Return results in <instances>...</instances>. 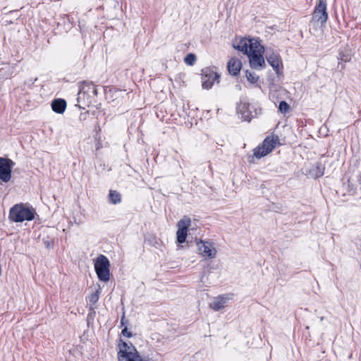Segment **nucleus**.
Returning a JSON list of instances; mask_svg holds the SVG:
<instances>
[{
    "instance_id": "9d476101",
    "label": "nucleus",
    "mask_w": 361,
    "mask_h": 361,
    "mask_svg": "<svg viewBox=\"0 0 361 361\" xmlns=\"http://www.w3.org/2000/svg\"><path fill=\"white\" fill-rule=\"evenodd\" d=\"M14 162L8 158L0 157V179L7 183L11 177V169Z\"/></svg>"
},
{
    "instance_id": "1a4fd4ad",
    "label": "nucleus",
    "mask_w": 361,
    "mask_h": 361,
    "mask_svg": "<svg viewBox=\"0 0 361 361\" xmlns=\"http://www.w3.org/2000/svg\"><path fill=\"white\" fill-rule=\"evenodd\" d=\"M191 225L190 218L185 216L177 224L178 231L176 232V240L180 244L184 243L186 241L187 233L189 227Z\"/></svg>"
},
{
    "instance_id": "f3484780",
    "label": "nucleus",
    "mask_w": 361,
    "mask_h": 361,
    "mask_svg": "<svg viewBox=\"0 0 361 361\" xmlns=\"http://www.w3.org/2000/svg\"><path fill=\"white\" fill-rule=\"evenodd\" d=\"M66 108V102L63 99H56L51 102L52 110L57 114H62Z\"/></svg>"
},
{
    "instance_id": "f257e3e1",
    "label": "nucleus",
    "mask_w": 361,
    "mask_h": 361,
    "mask_svg": "<svg viewBox=\"0 0 361 361\" xmlns=\"http://www.w3.org/2000/svg\"><path fill=\"white\" fill-rule=\"evenodd\" d=\"M118 352V361H149L148 357H142L136 348L131 343L119 340Z\"/></svg>"
},
{
    "instance_id": "4be33fe9",
    "label": "nucleus",
    "mask_w": 361,
    "mask_h": 361,
    "mask_svg": "<svg viewBox=\"0 0 361 361\" xmlns=\"http://www.w3.org/2000/svg\"><path fill=\"white\" fill-rule=\"evenodd\" d=\"M338 59L343 62H348L351 60V53L348 49L341 50L338 53Z\"/></svg>"
},
{
    "instance_id": "c85d7f7f",
    "label": "nucleus",
    "mask_w": 361,
    "mask_h": 361,
    "mask_svg": "<svg viewBox=\"0 0 361 361\" xmlns=\"http://www.w3.org/2000/svg\"><path fill=\"white\" fill-rule=\"evenodd\" d=\"M37 80V78L35 79H30L28 81H25V85H27L29 87H30L31 85H32Z\"/></svg>"
},
{
    "instance_id": "ddd939ff",
    "label": "nucleus",
    "mask_w": 361,
    "mask_h": 361,
    "mask_svg": "<svg viewBox=\"0 0 361 361\" xmlns=\"http://www.w3.org/2000/svg\"><path fill=\"white\" fill-rule=\"evenodd\" d=\"M237 113L241 115L243 121H250L253 117L250 109V104L245 101L240 100L236 107Z\"/></svg>"
},
{
    "instance_id": "cd10ccee",
    "label": "nucleus",
    "mask_w": 361,
    "mask_h": 361,
    "mask_svg": "<svg viewBox=\"0 0 361 361\" xmlns=\"http://www.w3.org/2000/svg\"><path fill=\"white\" fill-rule=\"evenodd\" d=\"M121 334L123 336H126V337H128V338H130L132 337L133 334L132 333L128 331V328L126 326H125L122 331H121Z\"/></svg>"
},
{
    "instance_id": "dca6fc26",
    "label": "nucleus",
    "mask_w": 361,
    "mask_h": 361,
    "mask_svg": "<svg viewBox=\"0 0 361 361\" xmlns=\"http://www.w3.org/2000/svg\"><path fill=\"white\" fill-rule=\"evenodd\" d=\"M249 50L248 53H252V51L254 53H264L266 49L262 46L259 41L256 39H252L249 40Z\"/></svg>"
},
{
    "instance_id": "423d86ee",
    "label": "nucleus",
    "mask_w": 361,
    "mask_h": 361,
    "mask_svg": "<svg viewBox=\"0 0 361 361\" xmlns=\"http://www.w3.org/2000/svg\"><path fill=\"white\" fill-rule=\"evenodd\" d=\"M265 58L269 64L273 68L276 75L281 77L283 75V65L281 56L279 53L274 51L270 48H267L265 51Z\"/></svg>"
},
{
    "instance_id": "412c9836",
    "label": "nucleus",
    "mask_w": 361,
    "mask_h": 361,
    "mask_svg": "<svg viewBox=\"0 0 361 361\" xmlns=\"http://www.w3.org/2000/svg\"><path fill=\"white\" fill-rule=\"evenodd\" d=\"M233 47L238 50L242 51L245 54H248L249 50V44L247 43V41L245 39H240L237 44H234Z\"/></svg>"
},
{
    "instance_id": "0eeeda50",
    "label": "nucleus",
    "mask_w": 361,
    "mask_h": 361,
    "mask_svg": "<svg viewBox=\"0 0 361 361\" xmlns=\"http://www.w3.org/2000/svg\"><path fill=\"white\" fill-rule=\"evenodd\" d=\"M327 20L326 0H318L312 13V20L323 25L326 23Z\"/></svg>"
},
{
    "instance_id": "5701e85b",
    "label": "nucleus",
    "mask_w": 361,
    "mask_h": 361,
    "mask_svg": "<svg viewBox=\"0 0 361 361\" xmlns=\"http://www.w3.org/2000/svg\"><path fill=\"white\" fill-rule=\"evenodd\" d=\"M343 190L346 191L349 195H354L356 190V188L350 182L349 180L343 183Z\"/></svg>"
},
{
    "instance_id": "bb28decb",
    "label": "nucleus",
    "mask_w": 361,
    "mask_h": 361,
    "mask_svg": "<svg viewBox=\"0 0 361 361\" xmlns=\"http://www.w3.org/2000/svg\"><path fill=\"white\" fill-rule=\"evenodd\" d=\"M185 62L190 66H192L194 64V63L196 61V56L194 54H188L184 59Z\"/></svg>"
},
{
    "instance_id": "7c9ffc66",
    "label": "nucleus",
    "mask_w": 361,
    "mask_h": 361,
    "mask_svg": "<svg viewBox=\"0 0 361 361\" xmlns=\"http://www.w3.org/2000/svg\"><path fill=\"white\" fill-rule=\"evenodd\" d=\"M152 240L151 241V244H153L154 245H155V244H157V238L155 237H152Z\"/></svg>"
},
{
    "instance_id": "7ed1b4c3",
    "label": "nucleus",
    "mask_w": 361,
    "mask_h": 361,
    "mask_svg": "<svg viewBox=\"0 0 361 361\" xmlns=\"http://www.w3.org/2000/svg\"><path fill=\"white\" fill-rule=\"evenodd\" d=\"M34 209L26 207L24 204H16L12 207L9 212V219L13 222H23L32 221L35 219Z\"/></svg>"
},
{
    "instance_id": "aec40b11",
    "label": "nucleus",
    "mask_w": 361,
    "mask_h": 361,
    "mask_svg": "<svg viewBox=\"0 0 361 361\" xmlns=\"http://www.w3.org/2000/svg\"><path fill=\"white\" fill-rule=\"evenodd\" d=\"M108 198L109 202L113 204H116L121 202V195L116 190H110Z\"/></svg>"
},
{
    "instance_id": "39448f33",
    "label": "nucleus",
    "mask_w": 361,
    "mask_h": 361,
    "mask_svg": "<svg viewBox=\"0 0 361 361\" xmlns=\"http://www.w3.org/2000/svg\"><path fill=\"white\" fill-rule=\"evenodd\" d=\"M278 144H279V136L274 135L267 136L261 145L254 149L253 155L256 158L260 159L271 152Z\"/></svg>"
},
{
    "instance_id": "6ab92c4d",
    "label": "nucleus",
    "mask_w": 361,
    "mask_h": 361,
    "mask_svg": "<svg viewBox=\"0 0 361 361\" xmlns=\"http://www.w3.org/2000/svg\"><path fill=\"white\" fill-rule=\"evenodd\" d=\"M324 169L325 168L322 164L317 163L312 166V169L310 170V173L316 178H319L324 175Z\"/></svg>"
},
{
    "instance_id": "f03ea898",
    "label": "nucleus",
    "mask_w": 361,
    "mask_h": 361,
    "mask_svg": "<svg viewBox=\"0 0 361 361\" xmlns=\"http://www.w3.org/2000/svg\"><path fill=\"white\" fill-rule=\"evenodd\" d=\"M97 96V89L92 82L82 81L80 84V90L78 94V102L80 108L85 109L80 106V103L88 106Z\"/></svg>"
},
{
    "instance_id": "6e6552de",
    "label": "nucleus",
    "mask_w": 361,
    "mask_h": 361,
    "mask_svg": "<svg viewBox=\"0 0 361 361\" xmlns=\"http://www.w3.org/2000/svg\"><path fill=\"white\" fill-rule=\"evenodd\" d=\"M196 243L200 254L204 259H213L216 257V250L212 243L197 239Z\"/></svg>"
},
{
    "instance_id": "2f4dec72",
    "label": "nucleus",
    "mask_w": 361,
    "mask_h": 361,
    "mask_svg": "<svg viewBox=\"0 0 361 361\" xmlns=\"http://www.w3.org/2000/svg\"><path fill=\"white\" fill-rule=\"evenodd\" d=\"M358 182L361 184V173L360 174V176H358Z\"/></svg>"
},
{
    "instance_id": "4468645a",
    "label": "nucleus",
    "mask_w": 361,
    "mask_h": 361,
    "mask_svg": "<svg viewBox=\"0 0 361 361\" xmlns=\"http://www.w3.org/2000/svg\"><path fill=\"white\" fill-rule=\"evenodd\" d=\"M228 71L230 74L233 75H237L242 67V63L240 60L232 58L228 63Z\"/></svg>"
},
{
    "instance_id": "f8f14e48",
    "label": "nucleus",
    "mask_w": 361,
    "mask_h": 361,
    "mask_svg": "<svg viewBox=\"0 0 361 361\" xmlns=\"http://www.w3.org/2000/svg\"><path fill=\"white\" fill-rule=\"evenodd\" d=\"M263 53H248L247 55L250 60V66L255 69H262L266 67Z\"/></svg>"
},
{
    "instance_id": "b1692460",
    "label": "nucleus",
    "mask_w": 361,
    "mask_h": 361,
    "mask_svg": "<svg viewBox=\"0 0 361 361\" xmlns=\"http://www.w3.org/2000/svg\"><path fill=\"white\" fill-rule=\"evenodd\" d=\"M245 77L247 78V80L250 82V83H255L258 81L259 80V76L255 74V73L254 72H250V71H246L245 72Z\"/></svg>"
},
{
    "instance_id": "2eb2a0df",
    "label": "nucleus",
    "mask_w": 361,
    "mask_h": 361,
    "mask_svg": "<svg viewBox=\"0 0 361 361\" xmlns=\"http://www.w3.org/2000/svg\"><path fill=\"white\" fill-rule=\"evenodd\" d=\"M228 298L224 295H219L214 298L209 304V307L215 311H219L226 306Z\"/></svg>"
},
{
    "instance_id": "20e7f679",
    "label": "nucleus",
    "mask_w": 361,
    "mask_h": 361,
    "mask_svg": "<svg viewBox=\"0 0 361 361\" xmlns=\"http://www.w3.org/2000/svg\"><path fill=\"white\" fill-rule=\"evenodd\" d=\"M110 262L108 258L104 255H99L94 262V269L99 281L107 282L110 279Z\"/></svg>"
},
{
    "instance_id": "393cba45",
    "label": "nucleus",
    "mask_w": 361,
    "mask_h": 361,
    "mask_svg": "<svg viewBox=\"0 0 361 361\" xmlns=\"http://www.w3.org/2000/svg\"><path fill=\"white\" fill-rule=\"evenodd\" d=\"M290 105L286 101H281L279 105V111L283 114L288 113L290 110Z\"/></svg>"
},
{
    "instance_id": "a211bd4d",
    "label": "nucleus",
    "mask_w": 361,
    "mask_h": 361,
    "mask_svg": "<svg viewBox=\"0 0 361 361\" xmlns=\"http://www.w3.org/2000/svg\"><path fill=\"white\" fill-rule=\"evenodd\" d=\"M99 298V290H96L94 293H92L89 296V302L90 303V305L89 307V314L88 317L90 316L92 313L94 314V307L93 305L96 304Z\"/></svg>"
},
{
    "instance_id": "a878e982",
    "label": "nucleus",
    "mask_w": 361,
    "mask_h": 361,
    "mask_svg": "<svg viewBox=\"0 0 361 361\" xmlns=\"http://www.w3.org/2000/svg\"><path fill=\"white\" fill-rule=\"evenodd\" d=\"M42 243H43L44 245L45 246V247H47L48 249L52 248L54 245V239L50 237H48V236L47 238H42Z\"/></svg>"
},
{
    "instance_id": "9b49d317",
    "label": "nucleus",
    "mask_w": 361,
    "mask_h": 361,
    "mask_svg": "<svg viewBox=\"0 0 361 361\" xmlns=\"http://www.w3.org/2000/svg\"><path fill=\"white\" fill-rule=\"evenodd\" d=\"M219 75L214 72L210 68L202 70V85L204 89L209 90L212 88L215 81L219 82Z\"/></svg>"
},
{
    "instance_id": "c756f323",
    "label": "nucleus",
    "mask_w": 361,
    "mask_h": 361,
    "mask_svg": "<svg viewBox=\"0 0 361 361\" xmlns=\"http://www.w3.org/2000/svg\"><path fill=\"white\" fill-rule=\"evenodd\" d=\"M126 324L125 315L123 314L121 319V326H123Z\"/></svg>"
}]
</instances>
